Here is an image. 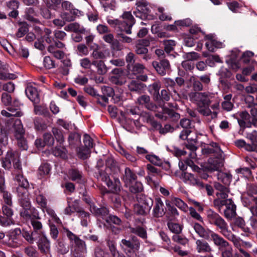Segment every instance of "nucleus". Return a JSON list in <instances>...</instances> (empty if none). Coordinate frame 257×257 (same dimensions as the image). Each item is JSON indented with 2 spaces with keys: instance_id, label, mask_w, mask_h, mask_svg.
<instances>
[{
  "instance_id": "09e8293b",
  "label": "nucleus",
  "mask_w": 257,
  "mask_h": 257,
  "mask_svg": "<svg viewBox=\"0 0 257 257\" xmlns=\"http://www.w3.org/2000/svg\"><path fill=\"white\" fill-rule=\"evenodd\" d=\"M147 169L148 175L159 177V179L162 178V171L160 169H157L151 164H148L147 165Z\"/></svg>"
},
{
  "instance_id": "f257e3e1",
  "label": "nucleus",
  "mask_w": 257,
  "mask_h": 257,
  "mask_svg": "<svg viewBox=\"0 0 257 257\" xmlns=\"http://www.w3.org/2000/svg\"><path fill=\"white\" fill-rule=\"evenodd\" d=\"M20 215L26 219H30L33 228V231L30 229L24 232L25 237L28 238V242L30 243L36 242L41 252L48 256L50 254V242L42 231V224L38 220L40 217L38 210L31 207L28 209L21 210Z\"/></svg>"
},
{
  "instance_id": "7c9ffc66",
  "label": "nucleus",
  "mask_w": 257,
  "mask_h": 257,
  "mask_svg": "<svg viewBox=\"0 0 257 257\" xmlns=\"http://www.w3.org/2000/svg\"><path fill=\"white\" fill-rule=\"evenodd\" d=\"M51 167L48 163H42L38 169V174L41 178L50 177Z\"/></svg>"
},
{
  "instance_id": "6e6d98bb",
  "label": "nucleus",
  "mask_w": 257,
  "mask_h": 257,
  "mask_svg": "<svg viewBox=\"0 0 257 257\" xmlns=\"http://www.w3.org/2000/svg\"><path fill=\"white\" fill-rule=\"evenodd\" d=\"M254 55V53L250 51L243 52L240 58V62L245 64H249L251 61V58Z\"/></svg>"
},
{
  "instance_id": "680f3d73",
  "label": "nucleus",
  "mask_w": 257,
  "mask_h": 257,
  "mask_svg": "<svg viewBox=\"0 0 257 257\" xmlns=\"http://www.w3.org/2000/svg\"><path fill=\"white\" fill-rule=\"evenodd\" d=\"M163 113L168 114L170 117L173 118L174 119H178L180 118V114L176 112L173 109L168 108L163 106L162 107Z\"/></svg>"
},
{
  "instance_id": "4c0bfd02",
  "label": "nucleus",
  "mask_w": 257,
  "mask_h": 257,
  "mask_svg": "<svg viewBox=\"0 0 257 257\" xmlns=\"http://www.w3.org/2000/svg\"><path fill=\"white\" fill-rule=\"evenodd\" d=\"M126 71L128 74L132 73L137 74L141 73L144 68L142 64L139 63L127 64L126 67Z\"/></svg>"
},
{
  "instance_id": "2f4dec72",
  "label": "nucleus",
  "mask_w": 257,
  "mask_h": 257,
  "mask_svg": "<svg viewBox=\"0 0 257 257\" xmlns=\"http://www.w3.org/2000/svg\"><path fill=\"white\" fill-rule=\"evenodd\" d=\"M182 176L184 179L190 181L191 184L193 185H196L201 188H203L204 187V183L200 181L199 179L195 178L193 174L187 172H184L182 174Z\"/></svg>"
},
{
  "instance_id": "4468645a",
  "label": "nucleus",
  "mask_w": 257,
  "mask_h": 257,
  "mask_svg": "<svg viewBox=\"0 0 257 257\" xmlns=\"http://www.w3.org/2000/svg\"><path fill=\"white\" fill-rule=\"evenodd\" d=\"M152 64L157 73L161 76L169 74L171 71L170 62L166 59H160L159 61H154Z\"/></svg>"
},
{
  "instance_id": "20e7f679",
  "label": "nucleus",
  "mask_w": 257,
  "mask_h": 257,
  "mask_svg": "<svg viewBox=\"0 0 257 257\" xmlns=\"http://www.w3.org/2000/svg\"><path fill=\"white\" fill-rule=\"evenodd\" d=\"M68 237L71 253L74 257H83L86 250L85 242L66 227L63 228Z\"/></svg>"
},
{
  "instance_id": "f03ea898",
  "label": "nucleus",
  "mask_w": 257,
  "mask_h": 257,
  "mask_svg": "<svg viewBox=\"0 0 257 257\" xmlns=\"http://www.w3.org/2000/svg\"><path fill=\"white\" fill-rule=\"evenodd\" d=\"M1 194L5 205L2 206L3 216H1V225L4 226H9L14 224V221L12 218L13 211L12 209L13 205L12 195L6 190L5 185L4 178L1 176Z\"/></svg>"
},
{
  "instance_id": "412c9836",
  "label": "nucleus",
  "mask_w": 257,
  "mask_h": 257,
  "mask_svg": "<svg viewBox=\"0 0 257 257\" xmlns=\"http://www.w3.org/2000/svg\"><path fill=\"white\" fill-rule=\"evenodd\" d=\"M25 231H28V230L26 228H23L22 230H21L20 228H17L13 231L7 234L6 236L9 238V242L8 244L9 245H11L12 243L16 242L15 240L18 239L20 237H21V235L28 241V238L25 237L24 234V232Z\"/></svg>"
},
{
  "instance_id": "13d9d810",
  "label": "nucleus",
  "mask_w": 257,
  "mask_h": 257,
  "mask_svg": "<svg viewBox=\"0 0 257 257\" xmlns=\"http://www.w3.org/2000/svg\"><path fill=\"white\" fill-rule=\"evenodd\" d=\"M48 51L50 53H53L54 56L58 59H63L64 57V53L60 50H55V47L53 44L49 45L48 48Z\"/></svg>"
},
{
  "instance_id": "052dcab7",
  "label": "nucleus",
  "mask_w": 257,
  "mask_h": 257,
  "mask_svg": "<svg viewBox=\"0 0 257 257\" xmlns=\"http://www.w3.org/2000/svg\"><path fill=\"white\" fill-rule=\"evenodd\" d=\"M51 31L49 29H47L45 32V34L42 37V39H43L44 41L46 42L48 44H50V45L54 44L56 40L54 35H51Z\"/></svg>"
},
{
  "instance_id": "39448f33",
  "label": "nucleus",
  "mask_w": 257,
  "mask_h": 257,
  "mask_svg": "<svg viewBox=\"0 0 257 257\" xmlns=\"http://www.w3.org/2000/svg\"><path fill=\"white\" fill-rule=\"evenodd\" d=\"M94 176L105 183L108 189H105L106 193L118 194L120 192L121 185L117 175L94 174Z\"/></svg>"
},
{
  "instance_id": "774afa93",
  "label": "nucleus",
  "mask_w": 257,
  "mask_h": 257,
  "mask_svg": "<svg viewBox=\"0 0 257 257\" xmlns=\"http://www.w3.org/2000/svg\"><path fill=\"white\" fill-rule=\"evenodd\" d=\"M183 57L186 61L192 62L193 60H197L199 58L200 55L196 52H191L184 53Z\"/></svg>"
},
{
  "instance_id": "bb28decb",
  "label": "nucleus",
  "mask_w": 257,
  "mask_h": 257,
  "mask_svg": "<svg viewBox=\"0 0 257 257\" xmlns=\"http://www.w3.org/2000/svg\"><path fill=\"white\" fill-rule=\"evenodd\" d=\"M57 252L61 254H64L69 251V246L65 242L63 237H60L55 242Z\"/></svg>"
},
{
  "instance_id": "72a5a7b5",
  "label": "nucleus",
  "mask_w": 257,
  "mask_h": 257,
  "mask_svg": "<svg viewBox=\"0 0 257 257\" xmlns=\"http://www.w3.org/2000/svg\"><path fill=\"white\" fill-rule=\"evenodd\" d=\"M196 249L199 252H209L211 251V248L208 243L203 239H198L196 241Z\"/></svg>"
},
{
  "instance_id": "423d86ee",
  "label": "nucleus",
  "mask_w": 257,
  "mask_h": 257,
  "mask_svg": "<svg viewBox=\"0 0 257 257\" xmlns=\"http://www.w3.org/2000/svg\"><path fill=\"white\" fill-rule=\"evenodd\" d=\"M208 222L220 229V233L225 237L230 235V232L228 230V225L223 218L213 210L209 209L206 211Z\"/></svg>"
},
{
  "instance_id": "6ab92c4d",
  "label": "nucleus",
  "mask_w": 257,
  "mask_h": 257,
  "mask_svg": "<svg viewBox=\"0 0 257 257\" xmlns=\"http://www.w3.org/2000/svg\"><path fill=\"white\" fill-rule=\"evenodd\" d=\"M210 240L213 241V243L218 247L220 251L224 250L231 245L228 242L214 232L212 234Z\"/></svg>"
},
{
  "instance_id": "b1692460",
  "label": "nucleus",
  "mask_w": 257,
  "mask_h": 257,
  "mask_svg": "<svg viewBox=\"0 0 257 257\" xmlns=\"http://www.w3.org/2000/svg\"><path fill=\"white\" fill-rule=\"evenodd\" d=\"M8 64L1 63V80H14L17 78L16 74L10 72Z\"/></svg>"
},
{
  "instance_id": "0eeeda50",
  "label": "nucleus",
  "mask_w": 257,
  "mask_h": 257,
  "mask_svg": "<svg viewBox=\"0 0 257 257\" xmlns=\"http://www.w3.org/2000/svg\"><path fill=\"white\" fill-rule=\"evenodd\" d=\"M120 246L126 253L136 254L140 248V240L136 236L131 234L121 239Z\"/></svg>"
},
{
  "instance_id": "f704fd0d",
  "label": "nucleus",
  "mask_w": 257,
  "mask_h": 257,
  "mask_svg": "<svg viewBox=\"0 0 257 257\" xmlns=\"http://www.w3.org/2000/svg\"><path fill=\"white\" fill-rule=\"evenodd\" d=\"M70 179L77 183L82 182V172L76 168H72L69 171Z\"/></svg>"
},
{
  "instance_id": "a211bd4d",
  "label": "nucleus",
  "mask_w": 257,
  "mask_h": 257,
  "mask_svg": "<svg viewBox=\"0 0 257 257\" xmlns=\"http://www.w3.org/2000/svg\"><path fill=\"white\" fill-rule=\"evenodd\" d=\"M166 212V208L160 197L155 198V205L153 209V216L155 218L163 217Z\"/></svg>"
},
{
  "instance_id": "338daca9",
  "label": "nucleus",
  "mask_w": 257,
  "mask_h": 257,
  "mask_svg": "<svg viewBox=\"0 0 257 257\" xmlns=\"http://www.w3.org/2000/svg\"><path fill=\"white\" fill-rule=\"evenodd\" d=\"M43 138L46 146L51 147L54 145V138L50 133H44Z\"/></svg>"
},
{
  "instance_id": "49530a36",
  "label": "nucleus",
  "mask_w": 257,
  "mask_h": 257,
  "mask_svg": "<svg viewBox=\"0 0 257 257\" xmlns=\"http://www.w3.org/2000/svg\"><path fill=\"white\" fill-rule=\"evenodd\" d=\"M204 39L205 40L209 41L205 43L207 49L210 52H214L213 46H217L215 44V42L217 43V41L214 39V35L212 34L205 35Z\"/></svg>"
},
{
  "instance_id": "7ed1b4c3",
  "label": "nucleus",
  "mask_w": 257,
  "mask_h": 257,
  "mask_svg": "<svg viewBox=\"0 0 257 257\" xmlns=\"http://www.w3.org/2000/svg\"><path fill=\"white\" fill-rule=\"evenodd\" d=\"M14 180L18 182L16 191L19 204L22 207V210L28 209L32 207L27 189L29 187V182L20 173L15 175Z\"/></svg>"
},
{
  "instance_id": "e2e57ef3",
  "label": "nucleus",
  "mask_w": 257,
  "mask_h": 257,
  "mask_svg": "<svg viewBox=\"0 0 257 257\" xmlns=\"http://www.w3.org/2000/svg\"><path fill=\"white\" fill-rule=\"evenodd\" d=\"M134 211L135 214L139 215L146 216L149 213L144 207L140 204L134 205Z\"/></svg>"
},
{
  "instance_id": "bf43d9fd",
  "label": "nucleus",
  "mask_w": 257,
  "mask_h": 257,
  "mask_svg": "<svg viewBox=\"0 0 257 257\" xmlns=\"http://www.w3.org/2000/svg\"><path fill=\"white\" fill-rule=\"evenodd\" d=\"M197 143V139L189 138L187 139V143H185V147L190 150L192 152L196 151L197 149V147L196 146Z\"/></svg>"
},
{
  "instance_id": "e433bc0d",
  "label": "nucleus",
  "mask_w": 257,
  "mask_h": 257,
  "mask_svg": "<svg viewBox=\"0 0 257 257\" xmlns=\"http://www.w3.org/2000/svg\"><path fill=\"white\" fill-rule=\"evenodd\" d=\"M18 25L19 27L16 36L18 38H22L29 31V25L26 22L18 21Z\"/></svg>"
},
{
  "instance_id": "37998d69",
  "label": "nucleus",
  "mask_w": 257,
  "mask_h": 257,
  "mask_svg": "<svg viewBox=\"0 0 257 257\" xmlns=\"http://www.w3.org/2000/svg\"><path fill=\"white\" fill-rule=\"evenodd\" d=\"M167 226L169 230L176 234H180L183 229V226L179 223H175L172 221V219L169 220L167 222Z\"/></svg>"
},
{
  "instance_id": "5fc2aeb1",
  "label": "nucleus",
  "mask_w": 257,
  "mask_h": 257,
  "mask_svg": "<svg viewBox=\"0 0 257 257\" xmlns=\"http://www.w3.org/2000/svg\"><path fill=\"white\" fill-rule=\"evenodd\" d=\"M233 203L231 199H228L226 200H221L219 198L215 199L213 201V204L215 207H218L219 209L223 206H226L227 205H231Z\"/></svg>"
},
{
  "instance_id": "c756f323",
  "label": "nucleus",
  "mask_w": 257,
  "mask_h": 257,
  "mask_svg": "<svg viewBox=\"0 0 257 257\" xmlns=\"http://www.w3.org/2000/svg\"><path fill=\"white\" fill-rule=\"evenodd\" d=\"M146 87V85L139 80H132L128 85V89L131 91L138 93L142 92Z\"/></svg>"
},
{
  "instance_id": "79ce46f5",
  "label": "nucleus",
  "mask_w": 257,
  "mask_h": 257,
  "mask_svg": "<svg viewBox=\"0 0 257 257\" xmlns=\"http://www.w3.org/2000/svg\"><path fill=\"white\" fill-rule=\"evenodd\" d=\"M91 64L97 67V73L99 75H104L107 72V67L103 60H94Z\"/></svg>"
},
{
  "instance_id": "4be33fe9",
  "label": "nucleus",
  "mask_w": 257,
  "mask_h": 257,
  "mask_svg": "<svg viewBox=\"0 0 257 257\" xmlns=\"http://www.w3.org/2000/svg\"><path fill=\"white\" fill-rule=\"evenodd\" d=\"M222 161L218 157L210 158L205 169L209 172L218 171L222 166Z\"/></svg>"
},
{
  "instance_id": "ddd939ff",
  "label": "nucleus",
  "mask_w": 257,
  "mask_h": 257,
  "mask_svg": "<svg viewBox=\"0 0 257 257\" xmlns=\"http://www.w3.org/2000/svg\"><path fill=\"white\" fill-rule=\"evenodd\" d=\"M119 171L120 169L117 162L112 157H108L105 160L104 170H101L99 173H96L95 174L118 175Z\"/></svg>"
},
{
  "instance_id": "c03bdc74",
  "label": "nucleus",
  "mask_w": 257,
  "mask_h": 257,
  "mask_svg": "<svg viewBox=\"0 0 257 257\" xmlns=\"http://www.w3.org/2000/svg\"><path fill=\"white\" fill-rule=\"evenodd\" d=\"M52 153L55 156L59 157L62 159H65L67 157L66 149L64 147H62L61 145L54 147L53 149Z\"/></svg>"
},
{
  "instance_id": "1a4fd4ad",
  "label": "nucleus",
  "mask_w": 257,
  "mask_h": 257,
  "mask_svg": "<svg viewBox=\"0 0 257 257\" xmlns=\"http://www.w3.org/2000/svg\"><path fill=\"white\" fill-rule=\"evenodd\" d=\"M123 21H120L117 26V33L131 34L132 28L135 24L136 21L131 12H125L122 14Z\"/></svg>"
},
{
  "instance_id": "69168bd1",
  "label": "nucleus",
  "mask_w": 257,
  "mask_h": 257,
  "mask_svg": "<svg viewBox=\"0 0 257 257\" xmlns=\"http://www.w3.org/2000/svg\"><path fill=\"white\" fill-rule=\"evenodd\" d=\"M2 89L4 91L7 92V93L11 94L13 93L15 89V85L12 81H9L6 83H1Z\"/></svg>"
},
{
  "instance_id": "58836bf2",
  "label": "nucleus",
  "mask_w": 257,
  "mask_h": 257,
  "mask_svg": "<svg viewBox=\"0 0 257 257\" xmlns=\"http://www.w3.org/2000/svg\"><path fill=\"white\" fill-rule=\"evenodd\" d=\"M43 1L48 8L58 12L60 11L63 0H43Z\"/></svg>"
},
{
  "instance_id": "4d7b16f0",
  "label": "nucleus",
  "mask_w": 257,
  "mask_h": 257,
  "mask_svg": "<svg viewBox=\"0 0 257 257\" xmlns=\"http://www.w3.org/2000/svg\"><path fill=\"white\" fill-rule=\"evenodd\" d=\"M146 158L154 165L162 166L164 164L162 160L155 155H147Z\"/></svg>"
},
{
  "instance_id": "393cba45",
  "label": "nucleus",
  "mask_w": 257,
  "mask_h": 257,
  "mask_svg": "<svg viewBox=\"0 0 257 257\" xmlns=\"http://www.w3.org/2000/svg\"><path fill=\"white\" fill-rule=\"evenodd\" d=\"M137 102L139 105H144L148 109L154 110L156 105L150 101V97L147 95H142L137 99Z\"/></svg>"
},
{
  "instance_id": "9d476101",
  "label": "nucleus",
  "mask_w": 257,
  "mask_h": 257,
  "mask_svg": "<svg viewBox=\"0 0 257 257\" xmlns=\"http://www.w3.org/2000/svg\"><path fill=\"white\" fill-rule=\"evenodd\" d=\"M122 224V221L119 217L116 215L109 214L105 221L104 226L111 230L113 234L117 235L122 231L121 227Z\"/></svg>"
},
{
  "instance_id": "f3484780",
  "label": "nucleus",
  "mask_w": 257,
  "mask_h": 257,
  "mask_svg": "<svg viewBox=\"0 0 257 257\" xmlns=\"http://www.w3.org/2000/svg\"><path fill=\"white\" fill-rule=\"evenodd\" d=\"M90 211L95 216L102 218L104 221L110 214L109 209L102 205H99V207L96 205H92Z\"/></svg>"
},
{
  "instance_id": "5701e85b",
  "label": "nucleus",
  "mask_w": 257,
  "mask_h": 257,
  "mask_svg": "<svg viewBox=\"0 0 257 257\" xmlns=\"http://www.w3.org/2000/svg\"><path fill=\"white\" fill-rule=\"evenodd\" d=\"M122 180L125 183V185L127 186L128 184H131L132 182L137 180V176L133 170L128 167H126L122 175Z\"/></svg>"
},
{
  "instance_id": "a18cd8bd",
  "label": "nucleus",
  "mask_w": 257,
  "mask_h": 257,
  "mask_svg": "<svg viewBox=\"0 0 257 257\" xmlns=\"http://www.w3.org/2000/svg\"><path fill=\"white\" fill-rule=\"evenodd\" d=\"M236 205L234 203L231 205H227L224 210V216L228 219L231 218L236 215Z\"/></svg>"
},
{
  "instance_id": "603ef678",
  "label": "nucleus",
  "mask_w": 257,
  "mask_h": 257,
  "mask_svg": "<svg viewBox=\"0 0 257 257\" xmlns=\"http://www.w3.org/2000/svg\"><path fill=\"white\" fill-rule=\"evenodd\" d=\"M80 207L77 203H73L71 204L70 202H68V205L67 207L64 210V213L66 215H70L72 213L76 212H78Z\"/></svg>"
},
{
  "instance_id": "de8ad7c7",
  "label": "nucleus",
  "mask_w": 257,
  "mask_h": 257,
  "mask_svg": "<svg viewBox=\"0 0 257 257\" xmlns=\"http://www.w3.org/2000/svg\"><path fill=\"white\" fill-rule=\"evenodd\" d=\"M160 89V84L156 82L153 83L150 87L149 91L153 94L154 99L155 100H159L160 98V94L159 93Z\"/></svg>"
},
{
  "instance_id": "aec40b11",
  "label": "nucleus",
  "mask_w": 257,
  "mask_h": 257,
  "mask_svg": "<svg viewBox=\"0 0 257 257\" xmlns=\"http://www.w3.org/2000/svg\"><path fill=\"white\" fill-rule=\"evenodd\" d=\"M25 93L33 104H39L40 98L37 89L31 85H28L25 89Z\"/></svg>"
},
{
  "instance_id": "6e6552de",
  "label": "nucleus",
  "mask_w": 257,
  "mask_h": 257,
  "mask_svg": "<svg viewBox=\"0 0 257 257\" xmlns=\"http://www.w3.org/2000/svg\"><path fill=\"white\" fill-rule=\"evenodd\" d=\"M58 12L61 13L62 19L67 22L74 21L76 17L80 13V11L75 9L71 2L67 1H63Z\"/></svg>"
},
{
  "instance_id": "864d4df0",
  "label": "nucleus",
  "mask_w": 257,
  "mask_h": 257,
  "mask_svg": "<svg viewBox=\"0 0 257 257\" xmlns=\"http://www.w3.org/2000/svg\"><path fill=\"white\" fill-rule=\"evenodd\" d=\"M165 202L170 216L172 217H175L176 216H179V212L176 208L172 204V203L169 200H166Z\"/></svg>"
},
{
  "instance_id": "f8f14e48",
  "label": "nucleus",
  "mask_w": 257,
  "mask_h": 257,
  "mask_svg": "<svg viewBox=\"0 0 257 257\" xmlns=\"http://www.w3.org/2000/svg\"><path fill=\"white\" fill-rule=\"evenodd\" d=\"M134 15L142 20H152L154 19V15L148 5H144L142 3H139L136 10L133 12Z\"/></svg>"
},
{
  "instance_id": "0e129e2a",
  "label": "nucleus",
  "mask_w": 257,
  "mask_h": 257,
  "mask_svg": "<svg viewBox=\"0 0 257 257\" xmlns=\"http://www.w3.org/2000/svg\"><path fill=\"white\" fill-rule=\"evenodd\" d=\"M1 101L5 106H9L12 105V97L11 94L4 92L1 94Z\"/></svg>"
},
{
  "instance_id": "473e14b6",
  "label": "nucleus",
  "mask_w": 257,
  "mask_h": 257,
  "mask_svg": "<svg viewBox=\"0 0 257 257\" xmlns=\"http://www.w3.org/2000/svg\"><path fill=\"white\" fill-rule=\"evenodd\" d=\"M76 151L77 153V155L79 158L82 160L87 159L88 157H90L91 151L90 149L89 148L84 147L82 145H80L77 148Z\"/></svg>"
},
{
  "instance_id": "3c124183",
  "label": "nucleus",
  "mask_w": 257,
  "mask_h": 257,
  "mask_svg": "<svg viewBox=\"0 0 257 257\" xmlns=\"http://www.w3.org/2000/svg\"><path fill=\"white\" fill-rule=\"evenodd\" d=\"M136 52L138 55H143V58L146 61L151 59V56L148 54V49L146 47L137 45Z\"/></svg>"
},
{
  "instance_id": "c9c22d12",
  "label": "nucleus",
  "mask_w": 257,
  "mask_h": 257,
  "mask_svg": "<svg viewBox=\"0 0 257 257\" xmlns=\"http://www.w3.org/2000/svg\"><path fill=\"white\" fill-rule=\"evenodd\" d=\"M138 201L142 203V206L149 213L154 204L153 200L151 198L145 195H142L140 198H139Z\"/></svg>"
},
{
  "instance_id": "c85d7f7f",
  "label": "nucleus",
  "mask_w": 257,
  "mask_h": 257,
  "mask_svg": "<svg viewBox=\"0 0 257 257\" xmlns=\"http://www.w3.org/2000/svg\"><path fill=\"white\" fill-rule=\"evenodd\" d=\"M128 228L130 229L131 233L135 234L144 239L147 238V232L144 227L140 225L135 227L128 226Z\"/></svg>"
},
{
  "instance_id": "ea45409f",
  "label": "nucleus",
  "mask_w": 257,
  "mask_h": 257,
  "mask_svg": "<svg viewBox=\"0 0 257 257\" xmlns=\"http://www.w3.org/2000/svg\"><path fill=\"white\" fill-rule=\"evenodd\" d=\"M234 145L238 148H244L248 152H253L255 145H250L247 144L245 141L242 139L237 140L234 141Z\"/></svg>"
},
{
  "instance_id": "cd10ccee",
  "label": "nucleus",
  "mask_w": 257,
  "mask_h": 257,
  "mask_svg": "<svg viewBox=\"0 0 257 257\" xmlns=\"http://www.w3.org/2000/svg\"><path fill=\"white\" fill-rule=\"evenodd\" d=\"M127 186L129 187V190L131 193L137 194V199L139 201L138 194L141 193L144 189L142 183L136 180L132 182L131 184H128Z\"/></svg>"
},
{
  "instance_id": "dca6fc26",
  "label": "nucleus",
  "mask_w": 257,
  "mask_h": 257,
  "mask_svg": "<svg viewBox=\"0 0 257 257\" xmlns=\"http://www.w3.org/2000/svg\"><path fill=\"white\" fill-rule=\"evenodd\" d=\"M113 75L110 77L109 80L111 83L117 85H122L124 83L123 77L125 73L124 69L122 68H114L111 71Z\"/></svg>"
},
{
  "instance_id": "a878e982",
  "label": "nucleus",
  "mask_w": 257,
  "mask_h": 257,
  "mask_svg": "<svg viewBox=\"0 0 257 257\" xmlns=\"http://www.w3.org/2000/svg\"><path fill=\"white\" fill-rule=\"evenodd\" d=\"M69 145L73 148H76L80 145L81 135L77 132H71L68 137Z\"/></svg>"
},
{
  "instance_id": "a19ab883",
  "label": "nucleus",
  "mask_w": 257,
  "mask_h": 257,
  "mask_svg": "<svg viewBox=\"0 0 257 257\" xmlns=\"http://www.w3.org/2000/svg\"><path fill=\"white\" fill-rule=\"evenodd\" d=\"M34 128L37 131L42 132L47 128L45 121L41 117H36L34 120Z\"/></svg>"
},
{
  "instance_id": "9b49d317",
  "label": "nucleus",
  "mask_w": 257,
  "mask_h": 257,
  "mask_svg": "<svg viewBox=\"0 0 257 257\" xmlns=\"http://www.w3.org/2000/svg\"><path fill=\"white\" fill-rule=\"evenodd\" d=\"M12 163L14 167L18 170H22V166L18 154L12 151H8L4 160H2V167L6 169H9L11 167Z\"/></svg>"
},
{
  "instance_id": "8fccbe9b",
  "label": "nucleus",
  "mask_w": 257,
  "mask_h": 257,
  "mask_svg": "<svg viewBox=\"0 0 257 257\" xmlns=\"http://www.w3.org/2000/svg\"><path fill=\"white\" fill-rule=\"evenodd\" d=\"M54 139L59 143V145H62L64 142V138L62 131L56 127H53L52 130Z\"/></svg>"
},
{
  "instance_id": "2eb2a0df",
  "label": "nucleus",
  "mask_w": 257,
  "mask_h": 257,
  "mask_svg": "<svg viewBox=\"0 0 257 257\" xmlns=\"http://www.w3.org/2000/svg\"><path fill=\"white\" fill-rule=\"evenodd\" d=\"M192 225L196 233L201 237L209 240L213 231L208 228H205L198 222H192Z\"/></svg>"
}]
</instances>
